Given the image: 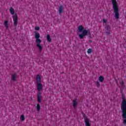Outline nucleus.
I'll return each mask as SVG.
<instances>
[{
	"label": "nucleus",
	"mask_w": 126,
	"mask_h": 126,
	"mask_svg": "<svg viewBox=\"0 0 126 126\" xmlns=\"http://www.w3.org/2000/svg\"><path fill=\"white\" fill-rule=\"evenodd\" d=\"M105 31L107 34H110V26H106L105 27Z\"/></svg>",
	"instance_id": "obj_13"
},
{
	"label": "nucleus",
	"mask_w": 126,
	"mask_h": 126,
	"mask_svg": "<svg viewBox=\"0 0 126 126\" xmlns=\"http://www.w3.org/2000/svg\"><path fill=\"white\" fill-rule=\"evenodd\" d=\"M46 38L48 42H51V41H52V39H51V36L49 34H47Z\"/></svg>",
	"instance_id": "obj_17"
},
{
	"label": "nucleus",
	"mask_w": 126,
	"mask_h": 126,
	"mask_svg": "<svg viewBox=\"0 0 126 126\" xmlns=\"http://www.w3.org/2000/svg\"><path fill=\"white\" fill-rule=\"evenodd\" d=\"M11 79L13 81H16L17 80V74L14 73L12 75Z\"/></svg>",
	"instance_id": "obj_10"
},
{
	"label": "nucleus",
	"mask_w": 126,
	"mask_h": 126,
	"mask_svg": "<svg viewBox=\"0 0 126 126\" xmlns=\"http://www.w3.org/2000/svg\"><path fill=\"white\" fill-rule=\"evenodd\" d=\"M88 54H91L92 53V49L91 48L89 49L87 51Z\"/></svg>",
	"instance_id": "obj_21"
},
{
	"label": "nucleus",
	"mask_w": 126,
	"mask_h": 126,
	"mask_svg": "<svg viewBox=\"0 0 126 126\" xmlns=\"http://www.w3.org/2000/svg\"><path fill=\"white\" fill-rule=\"evenodd\" d=\"M20 120L21 121H24V120H25V117H24V115H21V117H20Z\"/></svg>",
	"instance_id": "obj_19"
},
{
	"label": "nucleus",
	"mask_w": 126,
	"mask_h": 126,
	"mask_svg": "<svg viewBox=\"0 0 126 126\" xmlns=\"http://www.w3.org/2000/svg\"><path fill=\"white\" fill-rule=\"evenodd\" d=\"M123 124L125 125V126H126V118L123 120Z\"/></svg>",
	"instance_id": "obj_23"
},
{
	"label": "nucleus",
	"mask_w": 126,
	"mask_h": 126,
	"mask_svg": "<svg viewBox=\"0 0 126 126\" xmlns=\"http://www.w3.org/2000/svg\"><path fill=\"white\" fill-rule=\"evenodd\" d=\"M37 89L38 91H42L43 89V85L41 83H37Z\"/></svg>",
	"instance_id": "obj_7"
},
{
	"label": "nucleus",
	"mask_w": 126,
	"mask_h": 126,
	"mask_svg": "<svg viewBox=\"0 0 126 126\" xmlns=\"http://www.w3.org/2000/svg\"><path fill=\"white\" fill-rule=\"evenodd\" d=\"M76 105H77V100L75 99L73 101V106L75 108V107H76Z\"/></svg>",
	"instance_id": "obj_15"
},
{
	"label": "nucleus",
	"mask_w": 126,
	"mask_h": 126,
	"mask_svg": "<svg viewBox=\"0 0 126 126\" xmlns=\"http://www.w3.org/2000/svg\"><path fill=\"white\" fill-rule=\"evenodd\" d=\"M119 82L122 87H125V84H124V81H123V80L121 79L119 81Z\"/></svg>",
	"instance_id": "obj_16"
},
{
	"label": "nucleus",
	"mask_w": 126,
	"mask_h": 126,
	"mask_svg": "<svg viewBox=\"0 0 126 126\" xmlns=\"http://www.w3.org/2000/svg\"><path fill=\"white\" fill-rule=\"evenodd\" d=\"M89 43H92V40H90V41H89Z\"/></svg>",
	"instance_id": "obj_25"
},
{
	"label": "nucleus",
	"mask_w": 126,
	"mask_h": 126,
	"mask_svg": "<svg viewBox=\"0 0 126 126\" xmlns=\"http://www.w3.org/2000/svg\"><path fill=\"white\" fill-rule=\"evenodd\" d=\"M111 1L113 6V9L115 14V18L116 19H119L120 17V13H119V5H118L117 0H111Z\"/></svg>",
	"instance_id": "obj_4"
},
{
	"label": "nucleus",
	"mask_w": 126,
	"mask_h": 126,
	"mask_svg": "<svg viewBox=\"0 0 126 126\" xmlns=\"http://www.w3.org/2000/svg\"><path fill=\"white\" fill-rule=\"evenodd\" d=\"M84 120L86 126H91V124H90V120H89L88 118L85 117Z\"/></svg>",
	"instance_id": "obj_6"
},
{
	"label": "nucleus",
	"mask_w": 126,
	"mask_h": 126,
	"mask_svg": "<svg viewBox=\"0 0 126 126\" xmlns=\"http://www.w3.org/2000/svg\"><path fill=\"white\" fill-rule=\"evenodd\" d=\"M121 109L122 111V117L123 119H126V100L123 98L121 104Z\"/></svg>",
	"instance_id": "obj_5"
},
{
	"label": "nucleus",
	"mask_w": 126,
	"mask_h": 126,
	"mask_svg": "<svg viewBox=\"0 0 126 126\" xmlns=\"http://www.w3.org/2000/svg\"><path fill=\"white\" fill-rule=\"evenodd\" d=\"M102 21H103V24H106V23H107V22L108 21V20H107L106 19H103Z\"/></svg>",
	"instance_id": "obj_20"
},
{
	"label": "nucleus",
	"mask_w": 126,
	"mask_h": 126,
	"mask_svg": "<svg viewBox=\"0 0 126 126\" xmlns=\"http://www.w3.org/2000/svg\"><path fill=\"white\" fill-rule=\"evenodd\" d=\"M34 33L36 47L38 49L39 52H42L43 46L41 45L42 40L40 39V33L38 32H35Z\"/></svg>",
	"instance_id": "obj_2"
},
{
	"label": "nucleus",
	"mask_w": 126,
	"mask_h": 126,
	"mask_svg": "<svg viewBox=\"0 0 126 126\" xmlns=\"http://www.w3.org/2000/svg\"><path fill=\"white\" fill-rule=\"evenodd\" d=\"M42 93L41 92H39L37 94V102L39 103H41V99L42 98Z\"/></svg>",
	"instance_id": "obj_9"
},
{
	"label": "nucleus",
	"mask_w": 126,
	"mask_h": 126,
	"mask_svg": "<svg viewBox=\"0 0 126 126\" xmlns=\"http://www.w3.org/2000/svg\"><path fill=\"white\" fill-rule=\"evenodd\" d=\"M96 86H97L98 87H99V86H100V83H99V82H97L96 83Z\"/></svg>",
	"instance_id": "obj_24"
},
{
	"label": "nucleus",
	"mask_w": 126,
	"mask_h": 126,
	"mask_svg": "<svg viewBox=\"0 0 126 126\" xmlns=\"http://www.w3.org/2000/svg\"><path fill=\"white\" fill-rule=\"evenodd\" d=\"M9 11L11 15H13L12 17L14 22V26L16 27V26H17V24L18 23V17H17V14L15 13V11L13 7H10Z\"/></svg>",
	"instance_id": "obj_3"
},
{
	"label": "nucleus",
	"mask_w": 126,
	"mask_h": 126,
	"mask_svg": "<svg viewBox=\"0 0 126 126\" xmlns=\"http://www.w3.org/2000/svg\"><path fill=\"white\" fill-rule=\"evenodd\" d=\"M3 25L7 30H8V28H9V23H8V21H5L4 22Z\"/></svg>",
	"instance_id": "obj_8"
},
{
	"label": "nucleus",
	"mask_w": 126,
	"mask_h": 126,
	"mask_svg": "<svg viewBox=\"0 0 126 126\" xmlns=\"http://www.w3.org/2000/svg\"><path fill=\"white\" fill-rule=\"evenodd\" d=\"M36 109H37V111H38V112H39V111H40V109H41V106H40V104H37L36 106Z\"/></svg>",
	"instance_id": "obj_18"
},
{
	"label": "nucleus",
	"mask_w": 126,
	"mask_h": 126,
	"mask_svg": "<svg viewBox=\"0 0 126 126\" xmlns=\"http://www.w3.org/2000/svg\"><path fill=\"white\" fill-rule=\"evenodd\" d=\"M35 30H36V31H39V30H40V27H35Z\"/></svg>",
	"instance_id": "obj_22"
},
{
	"label": "nucleus",
	"mask_w": 126,
	"mask_h": 126,
	"mask_svg": "<svg viewBox=\"0 0 126 126\" xmlns=\"http://www.w3.org/2000/svg\"><path fill=\"white\" fill-rule=\"evenodd\" d=\"M36 82L37 83H41V76L37 75L36 76Z\"/></svg>",
	"instance_id": "obj_11"
},
{
	"label": "nucleus",
	"mask_w": 126,
	"mask_h": 126,
	"mask_svg": "<svg viewBox=\"0 0 126 126\" xmlns=\"http://www.w3.org/2000/svg\"><path fill=\"white\" fill-rule=\"evenodd\" d=\"M63 6H60L59 8L58 11L60 14H62L63 13Z\"/></svg>",
	"instance_id": "obj_12"
},
{
	"label": "nucleus",
	"mask_w": 126,
	"mask_h": 126,
	"mask_svg": "<svg viewBox=\"0 0 126 126\" xmlns=\"http://www.w3.org/2000/svg\"><path fill=\"white\" fill-rule=\"evenodd\" d=\"M78 34L80 39H84L88 35H91L89 31L85 29L82 25L79 26L78 27Z\"/></svg>",
	"instance_id": "obj_1"
},
{
	"label": "nucleus",
	"mask_w": 126,
	"mask_h": 126,
	"mask_svg": "<svg viewBox=\"0 0 126 126\" xmlns=\"http://www.w3.org/2000/svg\"><path fill=\"white\" fill-rule=\"evenodd\" d=\"M98 80L99 82H103V81H104V77L102 76H99L98 78Z\"/></svg>",
	"instance_id": "obj_14"
}]
</instances>
